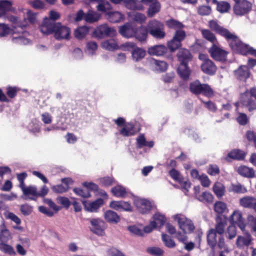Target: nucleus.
Returning <instances> with one entry per match:
<instances>
[{
	"label": "nucleus",
	"mask_w": 256,
	"mask_h": 256,
	"mask_svg": "<svg viewBox=\"0 0 256 256\" xmlns=\"http://www.w3.org/2000/svg\"><path fill=\"white\" fill-rule=\"evenodd\" d=\"M209 26L212 31L225 38L234 52L242 55L248 54L249 46L243 43L234 33L220 26L214 20H210L209 22Z\"/></svg>",
	"instance_id": "nucleus-1"
},
{
	"label": "nucleus",
	"mask_w": 256,
	"mask_h": 256,
	"mask_svg": "<svg viewBox=\"0 0 256 256\" xmlns=\"http://www.w3.org/2000/svg\"><path fill=\"white\" fill-rule=\"evenodd\" d=\"M40 29L42 33L46 35L54 34V38L58 40L70 38V28L60 22H50L47 18L44 19Z\"/></svg>",
	"instance_id": "nucleus-2"
},
{
	"label": "nucleus",
	"mask_w": 256,
	"mask_h": 256,
	"mask_svg": "<svg viewBox=\"0 0 256 256\" xmlns=\"http://www.w3.org/2000/svg\"><path fill=\"white\" fill-rule=\"evenodd\" d=\"M146 28L148 34L157 40H162L166 36L164 25L163 22L156 20L149 21Z\"/></svg>",
	"instance_id": "nucleus-3"
},
{
	"label": "nucleus",
	"mask_w": 256,
	"mask_h": 256,
	"mask_svg": "<svg viewBox=\"0 0 256 256\" xmlns=\"http://www.w3.org/2000/svg\"><path fill=\"white\" fill-rule=\"evenodd\" d=\"M186 36V32L184 30H176L175 31L172 38L167 42L166 48L171 53L180 48L182 46V42L185 39Z\"/></svg>",
	"instance_id": "nucleus-4"
},
{
	"label": "nucleus",
	"mask_w": 256,
	"mask_h": 256,
	"mask_svg": "<svg viewBox=\"0 0 256 256\" xmlns=\"http://www.w3.org/2000/svg\"><path fill=\"white\" fill-rule=\"evenodd\" d=\"M90 224L91 227L90 230L92 232L98 236L104 234V230L107 228V224L104 220L99 218H92Z\"/></svg>",
	"instance_id": "nucleus-5"
},
{
	"label": "nucleus",
	"mask_w": 256,
	"mask_h": 256,
	"mask_svg": "<svg viewBox=\"0 0 256 256\" xmlns=\"http://www.w3.org/2000/svg\"><path fill=\"white\" fill-rule=\"evenodd\" d=\"M208 52L212 58L215 60L224 62L226 60L228 52L219 48L215 44L209 48Z\"/></svg>",
	"instance_id": "nucleus-6"
},
{
	"label": "nucleus",
	"mask_w": 256,
	"mask_h": 256,
	"mask_svg": "<svg viewBox=\"0 0 256 256\" xmlns=\"http://www.w3.org/2000/svg\"><path fill=\"white\" fill-rule=\"evenodd\" d=\"M204 54H200L199 58L203 60V62L201 65V70L204 74L210 75H214L217 70V68L214 63L210 59L205 58Z\"/></svg>",
	"instance_id": "nucleus-7"
},
{
	"label": "nucleus",
	"mask_w": 256,
	"mask_h": 256,
	"mask_svg": "<svg viewBox=\"0 0 256 256\" xmlns=\"http://www.w3.org/2000/svg\"><path fill=\"white\" fill-rule=\"evenodd\" d=\"M124 46L127 48L128 50H132V54L134 60L138 62L144 58L146 54V51L140 48H135L136 44L133 42H127L124 44Z\"/></svg>",
	"instance_id": "nucleus-8"
},
{
	"label": "nucleus",
	"mask_w": 256,
	"mask_h": 256,
	"mask_svg": "<svg viewBox=\"0 0 256 256\" xmlns=\"http://www.w3.org/2000/svg\"><path fill=\"white\" fill-rule=\"evenodd\" d=\"M116 33V32L114 28L110 27L105 24L98 26L94 31L93 34L96 37L102 38L104 36H113Z\"/></svg>",
	"instance_id": "nucleus-9"
},
{
	"label": "nucleus",
	"mask_w": 256,
	"mask_h": 256,
	"mask_svg": "<svg viewBox=\"0 0 256 256\" xmlns=\"http://www.w3.org/2000/svg\"><path fill=\"white\" fill-rule=\"evenodd\" d=\"M252 4L247 0H242L234 6V12L237 16H242L248 14L252 10Z\"/></svg>",
	"instance_id": "nucleus-10"
},
{
	"label": "nucleus",
	"mask_w": 256,
	"mask_h": 256,
	"mask_svg": "<svg viewBox=\"0 0 256 256\" xmlns=\"http://www.w3.org/2000/svg\"><path fill=\"white\" fill-rule=\"evenodd\" d=\"M134 204L138 210L142 214L149 213L152 208L151 202L145 198L137 200Z\"/></svg>",
	"instance_id": "nucleus-11"
},
{
	"label": "nucleus",
	"mask_w": 256,
	"mask_h": 256,
	"mask_svg": "<svg viewBox=\"0 0 256 256\" xmlns=\"http://www.w3.org/2000/svg\"><path fill=\"white\" fill-rule=\"evenodd\" d=\"M234 74L238 80L246 82L250 77V72L248 66L242 65L234 70Z\"/></svg>",
	"instance_id": "nucleus-12"
},
{
	"label": "nucleus",
	"mask_w": 256,
	"mask_h": 256,
	"mask_svg": "<svg viewBox=\"0 0 256 256\" xmlns=\"http://www.w3.org/2000/svg\"><path fill=\"white\" fill-rule=\"evenodd\" d=\"M177 57L180 64H188L192 58L190 50L184 48L179 49L177 53Z\"/></svg>",
	"instance_id": "nucleus-13"
},
{
	"label": "nucleus",
	"mask_w": 256,
	"mask_h": 256,
	"mask_svg": "<svg viewBox=\"0 0 256 256\" xmlns=\"http://www.w3.org/2000/svg\"><path fill=\"white\" fill-rule=\"evenodd\" d=\"M148 34L146 26H142L138 28H135L134 37L140 42L143 43L146 42Z\"/></svg>",
	"instance_id": "nucleus-14"
},
{
	"label": "nucleus",
	"mask_w": 256,
	"mask_h": 256,
	"mask_svg": "<svg viewBox=\"0 0 256 256\" xmlns=\"http://www.w3.org/2000/svg\"><path fill=\"white\" fill-rule=\"evenodd\" d=\"M168 48L164 44L154 45L149 48L148 54L150 56H162L166 53Z\"/></svg>",
	"instance_id": "nucleus-15"
},
{
	"label": "nucleus",
	"mask_w": 256,
	"mask_h": 256,
	"mask_svg": "<svg viewBox=\"0 0 256 256\" xmlns=\"http://www.w3.org/2000/svg\"><path fill=\"white\" fill-rule=\"evenodd\" d=\"M134 29L130 23H126L119 27V32L123 36L126 38L134 37Z\"/></svg>",
	"instance_id": "nucleus-16"
},
{
	"label": "nucleus",
	"mask_w": 256,
	"mask_h": 256,
	"mask_svg": "<svg viewBox=\"0 0 256 256\" xmlns=\"http://www.w3.org/2000/svg\"><path fill=\"white\" fill-rule=\"evenodd\" d=\"M226 218L224 215H220L216 217V224L215 228H213L216 234L222 235L224 232V226L226 224Z\"/></svg>",
	"instance_id": "nucleus-17"
},
{
	"label": "nucleus",
	"mask_w": 256,
	"mask_h": 256,
	"mask_svg": "<svg viewBox=\"0 0 256 256\" xmlns=\"http://www.w3.org/2000/svg\"><path fill=\"white\" fill-rule=\"evenodd\" d=\"M104 202L102 198H98L89 203L88 206H87L86 201L83 202V204L86 210L90 212H96L100 206L104 204Z\"/></svg>",
	"instance_id": "nucleus-18"
},
{
	"label": "nucleus",
	"mask_w": 256,
	"mask_h": 256,
	"mask_svg": "<svg viewBox=\"0 0 256 256\" xmlns=\"http://www.w3.org/2000/svg\"><path fill=\"white\" fill-rule=\"evenodd\" d=\"M230 220L233 224H236L242 230H243L246 224L242 218V214L239 211H234L230 216Z\"/></svg>",
	"instance_id": "nucleus-19"
},
{
	"label": "nucleus",
	"mask_w": 256,
	"mask_h": 256,
	"mask_svg": "<svg viewBox=\"0 0 256 256\" xmlns=\"http://www.w3.org/2000/svg\"><path fill=\"white\" fill-rule=\"evenodd\" d=\"M104 218L108 222L112 224H117L120 220L118 214L112 210H106L104 214Z\"/></svg>",
	"instance_id": "nucleus-20"
},
{
	"label": "nucleus",
	"mask_w": 256,
	"mask_h": 256,
	"mask_svg": "<svg viewBox=\"0 0 256 256\" xmlns=\"http://www.w3.org/2000/svg\"><path fill=\"white\" fill-rule=\"evenodd\" d=\"M246 156V154L244 152L239 149H234L229 152L226 160L228 162L230 161L229 159L236 160H243Z\"/></svg>",
	"instance_id": "nucleus-21"
},
{
	"label": "nucleus",
	"mask_w": 256,
	"mask_h": 256,
	"mask_svg": "<svg viewBox=\"0 0 256 256\" xmlns=\"http://www.w3.org/2000/svg\"><path fill=\"white\" fill-rule=\"evenodd\" d=\"M178 74L184 80H188L191 70L188 66V64H180L177 69Z\"/></svg>",
	"instance_id": "nucleus-22"
},
{
	"label": "nucleus",
	"mask_w": 256,
	"mask_h": 256,
	"mask_svg": "<svg viewBox=\"0 0 256 256\" xmlns=\"http://www.w3.org/2000/svg\"><path fill=\"white\" fill-rule=\"evenodd\" d=\"M256 198L253 196H246L240 200V204L244 208L252 209Z\"/></svg>",
	"instance_id": "nucleus-23"
},
{
	"label": "nucleus",
	"mask_w": 256,
	"mask_h": 256,
	"mask_svg": "<svg viewBox=\"0 0 256 256\" xmlns=\"http://www.w3.org/2000/svg\"><path fill=\"white\" fill-rule=\"evenodd\" d=\"M238 172L240 176L246 178H252L255 176V172L252 168H250L244 166H240Z\"/></svg>",
	"instance_id": "nucleus-24"
},
{
	"label": "nucleus",
	"mask_w": 256,
	"mask_h": 256,
	"mask_svg": "<svg viewBox=\"0 0 256 256\" xmlns=\"http://www.w3.org/2000/svg\"><path fill=\"white\" fill-rule=\"evenodd\" d=\"M242 101V106L248 109L250 112L256 110V102L252 98L246 96Z\"/></svg>",
	"instance_id": "nucleus-25"
},
{
	"label": "nucleus",
	"mask_w": 256,
	"mask_h": 256,
	"mask_svg": "<svg viewBox=\"0 0 256 256\" xmlns=\"http://www.w3.org/2000/svg\"><path fill=\"white\" fill-rule=\"evenodd\" d=\"M160 9V4L158 1L154 2L149 5L147 10V16L149 18L153 17L158 12Z\"/></svg>",
	"instance_id": "nucleus-26"
},
{
	"label": "nucleus",
	"mask_w": 256,
	"mask_h": 256,
	"mask_svg": "<svg viewBox=\"0 0 256 256\" xmlns=\"http://www.w3.org/2000/svg\"><path fill=\"white\" fill-rule=\"evenodd\" d=\"M100 14L92 10H88V12L86 13L84 20L88 22L92 23L98 22L100 20Z\"/></svg>",
	"instance_id": "nucleus-27"
},
{
	"label": "nucleus",
	"mask_w": 256,
	"mask_h": 256,
	"mask_svg": "<svg viewBox=\"0 0 256 256\" xmlns=\"http://www.w3.org/2000/svg\"><path fill=\"white\" fill-rule=\"evenodd\" d=\"M251 242V236L249 234H248L246 237L238 236L236 239V245L238 248H241L244 246H250Z\"/></svg>",
	"instance_id": "nucleus-28"
},
{
	"label": "nucleus",
	"mask_w": 256,
	"mask_h": 256,
	"mask_svg": "<svg viewBox=\"0 0 256 256\" xmlns=\"http://www.w3.org/2000/svg\"><path fill=\"white\" fill-rule=\"evenodd\" d=\"M12 8V3L8 0H0V17L4 16L7 12L10 11Z\"/></svg>",
	"instance_id": "nucleus-29"
},
{
	"label": "nucleus",
	"mask_w": 256,
	"mask_h": 256,
	"mask_svg": "<svg viewBox=\"0 0 256 256\" xmlns=\"http://www.w3.org/2000/svg\"><path fill=\"white\" fill-rule=\"evenodd\" d=\"M207 242L208 245L214 250L216 245L217 241L216 234L214 232L213 228H211L208 230L207 235Z\"/></svg>",
	"instance_id": "nucleus-30"
},
{
	"label": "nucleus",
	"mask_w": 256,
	"mask_h": 256,
	"mask_svg": "<svg viewBox=\"0 0 256 256\" xmlns=\"http://www.w3.org/2000/svg\"><path fill=\"white\" fill-rule=\"evenodd\" d=\"M153 70L157 72H165L168 68V64L163 60H154Z\"/></svg>",
	"instance_id": "nucleus-31"
},
{
	"label": "nucleus",
	"mask_w": 256,
	"mask_h": 256,
	"mask_svg": "<svg viewBox=\"0 0 256 256\" xmlns=\"http://www.w3.org/2000/svg\"><path fill=\"white\" fill-rule=\"evenodd\" d=\"M120 133L124 136H130L134 135L135 131L134 125L132 124H128L120 130Z\"/></svg>",
	"instance_id": "nucleus-32"
},
{
	"label": "nucleus",
	"mask_w": 256,
	"mask_h": 256,
	"mask_svg": "<svg viewBox=\"0 0 256 256\" xmlns=\"http://www.w3.org/2000/svg\"><path fill=\"white\" fill-rule=\"evenodd\" d=\"M111 192L113 195L118 198H124L126 194V189L124 187L118 185L111 190Z\"/></svg>",
	"instance_id": "nucleus-33"
},
{
	"label": "nucleus",
	"mask_w": 256,
	"mask_h": 256,
	"mask_svg": "<svg viewBox=\"0 0 256 256\" xmlns=\"http://www.w3.org/2000/svg\"><path fill=\"white\" fill-rule=\"evenodd\" d=\"M212 189L214 194L218 198H222L224 194L225 187L220 182H216L213 186Z\"/></svg>",
	"instance_id": "nucleus-34"
},
{
	"label": "nucleus",
	"mask_w": 256,
	"mask_h": 256,
	"mask_svg": "<svg viewBox=\"0 0 256 256\" xmlns=\"http://www.w3.org/2000/svg\"><path fill=\"white\" fill-rule=\"evenodd\" d=\"M89 28L85 26L78 27L74 32V36L78 39L83 38L88 32Z\"/></svg>",
	"instance_id": "nucleus-35"
},
{
	"label": "nucleus",
	"mask_w": 256,
	"mask_h": 256,
	"mask_svg": "<svg viewBox=\"0 0 256 256\" xmlns=\"http://www.w3.org/2000/svg\"><path fill=\"white\" fill-rule=\"evenodd\" d=\"M201 94L206 96H210L214 94V91L208 84H201L198 94Z\"/></svg>",
	"instance_id": "nucleus-36"
},
{
	"label": "nucleus",
	"mask_w": 256,
	"mask_h": 256,
	"mask_svg": "<svg viewBox=\"0 0 256 256\" xmlns=\"http://www.w3.org/2000/svg\"><path fill=\"white\" fill-rule=\"evenodd\" d=\"M166 24L170 28L174 30H180L184 27V26L181 22L174 18L166 20Z\"/></svg>",
	"instance_id": "nucleus-37"
},
{
	"label": "nucleus",
	"mask_w": 256,
	"mask_h": 256,
	"mask_svg": "<svg viewBox=\"0 0 256 256\" xmlns=\"http://www.w3.org/2000/svg\"><path fill=\"white\" fill-rule=\"evenodd\" d=\"M102 47L106 50H117L118 48V46L116 42L114 40H108L104 41L102 44Z\"/></svg>",
	"instance_id": "nucleus-38"
},
{
	"label": "nucleus",
	"mask_w": 256,
	"mask_h": 256,
	"mask_svg": "<svg viewBox=\"0 0 256 256\" xmlns=\"http://www.w3.org/2000/svg\"><path fill=\"white\" fill-rule=\"evenodd\" d=\"M229 192L236 194H244L246 192V188L240 183L232 184L229 189Z\"/></svg>",
	"instance_id": "nucleus-39"
},
{
	"label": "nucleus",
	"mask_w": 256,
	"mask_h": 256,
	"mask_svg": "<svg viewBox=\"0 0 256 256\" xmlns=\"http://www.w3.org/2000/svg\"><path fill=\"white\" fill-rule=\"evenodd\" d=\"M214 196L210 192H204L202 194L197 196V200L202 202L210 203L212 202Z\"/></svg>",
	"instance_id": "nucleus-40"
},
{
	"label": "nucleus",
	"mask_w": 256,
	"mask_h": 256,
	"mask_svg": "<svg viewBox=\"0 0 256 256\" xmlns=\"http://www.w3.org/2000/svg\"><path fill=\"white\" fill-rule=\"evenodd\" d=\"M162 239L164 246L169 248H172L176 246L174 241L166 234H162Z\"/></svg>",
	"instance_id": "nucleus-41"
},
{
	"label": "nucleus",
	"mask_w": 256,
	"mask_h": 256,
	"mask_svg": "<svg viewBox=\"0 0 256 256\" xmlns=\"http://www.w3.org/2000/svg\"><path fill=\"white\" fill-rule=\"evenodd\" d=\"M24 196H30L29 195L37 196V188L36 186H30L26 188H22Z\"/></svg>",
	"instance_id": "nucleus-42"
},
{
	"label": "nucleus",
	"mask_w": 256,
	"mask_h": 256,
	"mask_svg": "<svg viewBox=\"0 0 256 256\" xmlns=\"http://www.w3.org/2000/svg\"><path fill=\"white\" fill-rule=\"evenodd\" d=\"M202 34L205 39L212 42V44H214L215 41H216L215 35L209 30H202Z\"/></svg>",
	"instance_id": "nucleus-43"
},
{
	"label": "nucleus",
	"mask_w": 256,
	"mask_h": 256,
	"mask_svg": "<svg viewBox=\"0 0 256 256\" xmlns=\"http://www.w3.org/2000/svg\"><path fill=\"white\" fill-rule=\"evenodd\" d=\"M168 174L174 180L178 183H180L182 182L183 176L175 168H172L168 172Z\"/></svg>",
	"instance_id": "nucleus-44"
},
{
	"label": "nucleus",
	"mask_w": 256,
	"mask_h": 256,
	"mask_svg": "<svg viewBox=\"0 0 256 256\" xmlns=\"http://www.w3.org/2000/svg\"><path fill=\"white\" fill-rule=\"evenodd\" d=\"M0 250L10 255H14L16 254L14 248L6 242H0Z\"/></svg>",
	"instance_id": "nucleus-45"
},
{
	"label": "nucleus",
	"mask_w": 256,
	"mask_h": 256,
	"mask_svg": "<svg viewBox=\"0 0 256 256\" xmlns=\"http://www.w3.org/2000/svg\"><path fill=\"white\" fill-rule=\"evenodd\" d=\"M146 252L154 256H163L164 251L158 247H148L146 248Z\"/></svg>",
	"instance_id": "nucleus-46"
},
{
	"label": "nucleus",
	"mask_w": 256,
	"mask_h": 256,
	"mask_svg": "<svg viewBox=\"0 0 256 256\" xmlns=\"http://www.w3.org/2000/svg\"><path fill=\"white\" fill-rule=\"evenodd\" d=\"M214 211L220 214L224 213L227 208L226 204L221 201L216 202L214 206Z\"/></svg>",
	"instance_id": "nucleus-47"
},
{
	"label": "nucleus",
	"mask_w": 256,
	"mask_h": 256,
	"mask_svg": "<svg viewBox=\"0 0 256 256\" xmlns=\"http://www.w3.org/2000/svg\"><path fill=\"white\" fill-rule=\"evenodd\" d=\"M236 235V228L234 224H231L227 228L226 232V237L229 240H232Z\"/></svg>",
	"instance_id": "nucleus-48"
},
{
	"label": "nucleus",
	"mask_w": 256,
	"mask_h": 256,
	"mask_svg": "<svg viewBox=\"0 0 256 256\" xmlns=\"http://www.w3.org/2000/svg\"><path fill=\"white\" fill-rule=\"evenodd\" d=\"M201 83L198 80H196L190 84V90L192 94L198 95Z\"/></svg>",
	"instance_id": "nucleus-49"
},
{
	"label": "nucleus",
	"mask_w": 256,
	"mask_h": 256,
	"mask_svg": "<svg viewBox=\"0 0 256 256\" xmlns=\"http://www.w3.org/2000/svg\"><path fill=\"white\" fill-rule=\"evenodd\" d=\"M230 8V6L228 2L222 1L216 6V10L220 13H224L228 12Z\"/></svg>",
	"instance_id": "nucleus-50"
},
{
	"label": "nucleus",
	"mask_w": 256,
	"mask_h": 256,
	"mask_svg": "<svg viewBox=\"0 0 256 256\" xmlns=\"http://www.w3.org/2000/svg\"><path fill=\"white\" fill-rule=\"evenodd\" d=\"M138 0H123L126 7L130 10H140L141 8L138 6L137 2Z\"/></svg>",
	"instance_id": "nucleus-51"
},
{
	"label": "nucleus",
	"mask_w": 256,
	"mask_h": 256,
	"mask_svg": "<svg viewBox=\"0 0 256 256\" xmlns=\"http://www.w3.org/2000/svg\"><path fill=\"white\" fill-rule=\"evenodd\" d=\"M174 219L177 220L180 228L184 232H185V224L188 219L186 218L180 217L178 214L174 216Z\"/></svg>",
	"instance_id": "nucleus-52"
},
{
	"label": "nucleus",
	"mask_w": 256,
	"mask_h": 256,
	"mask_svg": "<svg viewBox=\"0 0 256 256\" xmlns=\"http://www.w3.org/2000/svg\"><path fill=\"white\" fill-rule=\"evenodd\" d=\"M56 200L58 204H62L66 209H68L72 204L70 200L65 196H58Z\"/></svg>",
	"instance_id": "nucleus-53"
},
{
	"label": "nucleus",
	"mask_w": 256,
	"mask_h": 256,
	"mask_svg": "<svg viewBox=\"0 0 256 256\" xmlns=\"http://www.w3.org/2000/svg\"><path fill=\"white\" fill-rule=\"evenodd\" d=\"M73 192L76 195L84 198H88L90 196V194L88 190H84L80 188H75L73 189Z\"/></svg>",
	"instance_id": "nucleus-54"
},
{
	"label": "nucleus",
	"mask_w": 256,
	"mask_h": 256,
	"mask_svg": "<svg viewBox=\"0 0 256 256\" xmlns=\"http://www.w3.org/2000/svg\"><path fill=\"white\" fill-rule=\"evenodd\" d=\"M11 29L8 25L1 23L0 24V36L4 37L10 33Z\"/></svg>",
	"instance_id": "nucleus-55"
},
{
	"label": "nucleus",
	"mask_w": 256,
	"mask_h": 256,
	"mask_svg": "<svg viewBox=\"0 0 256 256\" xmlns=\"http://www.w3.org/2000/svg\"><path fill=\"white\" fill-rule=\"evenodd\" d=\"M107 254L108 256H126L122 252L114 247L107 250Z\"/></svg>",
	"instance_id": "nucleus-56"
},
{
	"label": "nucleus",
	"mask_w": 256,
	"mask_h": 256,
	"mask_svg": "<svg viewBox=\"0 0 256 256\" xmlns=\"http://www.w3.org/2000/svg\"><path fill=\"white\" fill-rule=\"evenodd\" d=\"M212 9L210 6H202L198 8V14L201 16H208L211 13Z\"/></svg>",
	"instance_id": "nucleus-57"
},
{
	"label": "nucleus",
	"mask_w": 256,
	"mask_h": 256,
	"mask_svg": "<svg viewBox=\"0 0 256 256\" xmlns=\"http://www.w3.org/2000/svg\"><path fill=\"white\" fill-rule=\"evenodd\" d=\"M32 206L28 204H22L20 208L21 212L25 216H28L32 212Z\"/></svg>",
	"instance_id": "nucleus-58"
},
{
	"label": "nucleus",
	"mask_w": 256,
	"mask_h": 256,
	"mask_svg": "<svg viewBox=\"0 0 256 256\" xmlns=\"http://www.w3.org/2000/svg\"><path fill=\"white\" fill-rule=\"evenodd\" d=\"M12 40L14 42L19 44L25 45L30 42V40L22 36H20L18 37H13Z\"/></svg>",
	"instance_id": "nucleus-59"
},
{
	"label": "nucleus",
	"mask_w": 256,
	"mask_h": 256,
	"mask_svg": "<svg viewBox=\"0 0 256 256\" xmlns=\"http://www.w3.org/2000/svg\"><path fill=\"white\" fill-rule=\"evenodd\" d=\"M128 230L132 233L138 236H143L144 232L136 226H130L128 227Z\"/></svg>",
	"instance_id": "nucleus-60"
},
{
	"label": "nucleus",
	"mask_w": 256,
	"mask_h": 256,
	"mask_svg": "<svg viewBox=\"0 0 256 256\" xmlns=\"http://www.w3.org/2000/svg\"><path fill=\"white\" fill-rule=\"evenodd\" d=\"M153 218V221H155L157 224H159L160 226H162L164 224L166 220L164 216L162 215L159 213L154 214Z\"/></svg>",
	"instance_id": "nucleus-61"
},
{
	"label": "nucleus",
	"mask_w": 256,
	"mask_h": 256,
	"mask_svg": "<svg viewBox=\"0 0 256 256\" xmlns=\"http://www.w3.org/2000/svg\"><path fill=\"white\" fill-rule=\"evenodd\" d=\"M52 190L56 193L62 194L68 191V187H64L62 184L53 186L52 187Z\"/></svg>",
	"instance_id": "nucleus-62"
},
{
	"label": "nucleus",
	"mask_w": 256,
	"mask_h": 256,
	"mask_svg": "<svg viewBox=\"0 0 256 256\" xmlns=\"http://www.w3.org/2000/svg\"><path fill=\"white\" fill-rule=\"evenodd\" d=\"M146 139L144 134H140L136 138V147L138 148H142L146 146Z\"/></svg>",
	"instance_id": "nucleus-63"
},
{
	"label": "nucleus",
	"mask_w": 256,
	"mask_h": 256,
	"mask_svg": "<svg viewBox=\"0 0 256 256\" xmlns=\"http://www.w3.org/2000/svg\"><path fill=\"white\" fill-rule=\"evenodd\" d=\"M242 95L244 96L254 98L256 100V86L252 87L250 90H246Z\"/></svg>",
	"instance_id": "nucleus-64"
}]
</instances>
